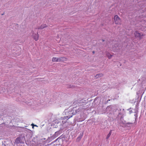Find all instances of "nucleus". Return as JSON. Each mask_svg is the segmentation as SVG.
Masks as SVG:
<instances>
[{"label": "nucleus", "instance_id": "nucleus-1", "mask_svg": "<svg viewBox=\"0 0 146 146\" xmlns=\"http://www.w3.org/2000/svg\"><path fill=\"white\" fill-rule=\"evenodd\" d=\"M80 108L77 109L76 107L73 108L70 111L67 112L65 113V115H67L66 116H64L63 118L64 119H69L72 116V115H75L76 113H78L80 111Z\"/></svg>", "mask_w": 146, "mask_h": 146}, {"label": "nucleus", "instance_id": "nucleus-2", "mask_svg": "<svg viewBox=\"0 0 146 146\" xmlns=\"http://www.w3.org/2000/svg\"><path fill=\"white\" fill-rule=\"evenodd\" d=\"M115 22L116 24L120 25L121 23V20L118 16L116 15L114 17Z\"/></svg>", "mask_w": 146, "mask_h": 146}, {"label": "nucleus", "instance_id": "nucleus-3", "mask_svg": "<svg viewBox=\"0 0 146 146\" xmlns=\"http://www.w3.org/2000/svg\"><path fill=\"white\" fill-rule=\"evenodd\" d=\"M33 34V39L36 41H37L38 39V33L35 34L34 31H32L31 32Z\"/></svg>", "mask_w": 146, "mask_h": 146}, {"label": "nucleus", "instance_id": "nucleus-4", "mask_svg": "<svg viewBox=\"0 0 146 146\" xmlns=\"http://www.w3.org/2000/svg\"><path fill=\"white\" fill-rule=\"evenodd\" d=\"M134 35L135 37L139 38L140 39L142 37L140 33L138 31H135V33Z\"/></svg>", "mask_w": 146, "mask_h": 146}, {"label": "nucleus", "instance_id": "nucleus-5", "mask_svg": "<svg viewBox=\"0 0 146 146\" xmlns=\"http://www.w3.org/2000/svg\"><path fill=\"white\" fill-rule=\"evenodd\" d=\"M118 49V46L117 45H114V47L111 49V50L113 51V52L117 51V50Z\"/></svg>", "mask_w": 146, "mask_h": 146}, {"label": "nucleus", "instance_id": "nucleus-6", "mask_svg": "<svg viewBox=\"0 0 146 146\" xmlns=\"http://www.w3.org/2000/svg\"><path fill=\"white\" fill-rule=\"evenodd\" d=\"M67 59L64 57L58 58V62L64 61H66Z\"/></svg>", "mask_w": 146, "mask_h": 146}, {"label": "nucleus", "instance_id": "nucleus-7", "mask_svg": "<svg viewBox=\"0 0 146 146\" xmlns=\"http://www.w3.org/2000/svg\"><path fill=\"white\" fill-rule=\"evenodd\" d=\"M47 27V26L46 24H43L40 27H39L38 29H42L44 28L45 27Z\"/></svg>", "mask_w": 146, "mask_h": 146}, {"label": "nucleus", "instance_id": "nucleus-8", "mask_svg": "<svg viewBox=\"0 0 146 146\" xmlns=\"http://www.w3.org/2000/svg\"><path fill=\"white\" fill-rule=\"evenodd\" d=\"M21 138L19 137H17L15 139V141L17 143H20Z\"/></svg>", "mask_w": 146, "mask_h": 146}, {"label": "nucleus", "instance_id": "nucleus-9", "mask_svg": "<svg viewBox=\"0 0 146 146\" xmlns=\"http://www.w3.org/2000/svg\"><path fill=\"white\" fill-rule=\"evenodd\" d=\"M52 61L53 62H58V58L53 57L52 60Z\"/></svg>", "mask_w": 146, "mask_h": 146}, {"label": "nucleus", "instance_id": "nucleus-10", "mask_svg": "<svg viewBox=\"0 0 146 146\" xmlns=\"http://www.w3.org/2000/svg\"><path fill=\"white\" fill-rule=\"evenodd\" d=\"M83 133L81 134L79 136L77 139V141H79L82 137L83 135Z\"/></svg>", "mask_w": 146, "mask_h": 146}, {"label": "nucleus", "instance_id": "nucleus-11", "mask_svg": "<svg viewBox=\"0 0 146 146\" xmlns=\"http://www.w3.org/2000/svg\"><path fill=\"white\" fill-rule=\"evenodd\" d=\"M103 75V74L102 73L98 74H97L96 76V77L97 78H98L100 77H101Z\"/></svg>", "mask_w": 146, "mask_h": 146}, {"label": "nucleus", "instance_id": "nucleus-12", "mask_svg": "<svg viewBox=\"0 0 146 146\" xmlns=\"http://www.w3.org/2000/svg\"><path fill=\"white\" fill-rule=\"evenodd\" d=\"M59 132H56L53 135V137L54 138L57 137L59 135Z\"/></svg>", "mask_w": 146, "mask_h": 146}, {"label": "nucleus", "instance_id": "nucleus-13", "mask_svg": "<svg viewBox=\"0 0 146 146\" xmlns=\"http://www.w3.org/2000/svg\"><path fill=\"white\" fill-rule=\"evenodd\" d=\"M107 56L110 59L112 57V55L110 54L109 53H108L107 54Z\"/></svg>", "mask_w": 146, "mask_h": 146}, {"label": "nucleus", "instance_id": "nucleus-14", "mask_svg": "<svg viewBox=\"0 0 146 146\" xmlns=\"http://www.w3.org/2000/svg\"><path fill=\"white\" fill-rule=\"evenodd\" d=\"M111 135L109 134H108V135H107V137H106V139H108L110 137V136Z\"/></svg>", "mask_w": 146, "mask_h": 146}, {"label": "nucleus", "instance_id": "nucleus-15", "mask_svg": "<svg viewBox=\"0 0 146 146\" xmlns=\"http://www.w3.org/2000/svg\"><path fill=\"white\" fill-rule=\"evenodd\" d=\"M112 130H111L110 132L109 133V134H110L111 135V133H112Z\"/></svg>", "mask_w": 146, "mask_h": 146}, {"label": "nucleus", "instance_id": "nucleus-16", "mask_svg": "<svg viewBox=\"0 0 146 146\" xmlns=\"http://www.w3.org/2000/svg\"><path fill=\"white\" fill-rule=\"evenodd\" d=\"M110 106H108L107 108H106V109L107 110H108L109 109H110Z\"/></svg>", "mask_w": 146, "mask_h": 146}, {"label": "nucleus", "instance_id": "nucleus-17", "mask_svg": "<svg viewBox=\"0 0 146 146\" xmlns=\"http://www.w3.org/2000/svg\"><path fill=\"white\" fill-rule=\"evenodd\" d=\"M50 144H48L45 145V146H48L50 145Z\"/></svg>", "mask_w": 146, "mask_h": 146}, {"label": "nucleus", "instance_id": "nucleus-18", "mask_svg": "<svg viewBox=\"0 0 146 146\" xmlns=\"http://www.w3.org/2000/svg\"><path fill=\"white\" fill-rule=\"evenodd\" d=\"M94 52H94V51H93V53H94Z\"/></svg>", "mask_w": 146, "mask_h": 146}, {"label": "nucleus", "instance_id": "nucleus-19", "mask_svg": "<svg viewBox=\"0 0 146 146\" xmlns=\"http://www.w3.org/2000/svg\"><path fill=\"white\" fill-rule=\"evenodd\" d=\"M58 139V138H57V139H56L55 140V141H56Z\"/></svg>", "mask_w": 146, "mask_h": 146}, {"label": "nucleus", "instance_id": "nucleus-20", "mask_svg": "<svg viewBox=\"0 0 146 146\" xmlns=\"http://www.w3.org/2000/svg\"><path fill=\"white\" fill-rule=\"evenodd\" d=\"M110 101V100H108V102L109 101Z\"/></svg>", "mask_w": 146, "mask_h": 146}, {"label": "nucleus", "instance_id": "nucleus-21", "mask_svg": "<svg viewBox=\"0 0 146 146\" xmlns=\"http://www.w3.org/2000/svg\"><path fill=\"white\" fill-rule=\"evenodd\" d=\"M131 111H130V113H131Z\"/></svg>", "mask_w": 146, "mask_h": 146}, {"label": "nucleus", "instance_id": "nucleus-22", "mask_svg": "<svg viewBox=\"0 0 146 146\" xmlns=\"http://www.w3.org/2000/svg\"><path fill=\"white\" fill-rule=\"evenodd\" d=\"M35 126H36V125H35Z\"/></svg>", "mask_w": 146, "mask_h": 146}]
</instances>
